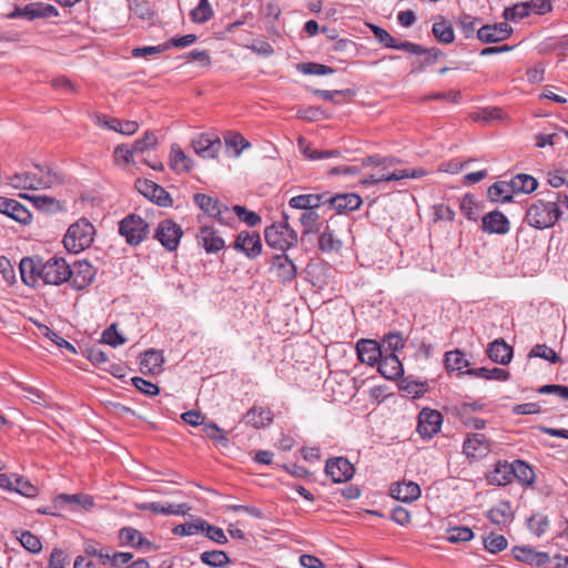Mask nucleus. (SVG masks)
I'll list each match as a JSON object with an SVG mask.
<instances>
[{
    "label": "nucleus",
    "instance_id": "f257e3e1",
    "mask_svg": "<svg viewBox=\"0 0 568 568\" xmlns=\"http://www.w3.org/2000/svg\"><path fill=\"white\" fill-rule=\"evenodd\" d=\"M34 170L8 176L9 184L19 190H47L64 183L63 174L48 165H36Z\"/></svg>",
    "mask_w": 568,
    "mask_h": 568
},
{
    "label": "nucleus",
    "instance_id": "f03ea898",
    "mask_svg": "<svg viewBox=\"0 0 568 568\" xmlns=\"http://www.w3.org/2000/svg\"><path fill=\"white\" fill-rule=\"evenodd\" d=\"M562 211L558 209V203L552 199L536 200L526 213V220L536 229H546L552 226L561 216Z\"/></svg>",
    "mask_w": 568,
    "mask_h": 568
},
{
    "label": "nucleus",
    "instance_id": "7ed1b4c3",
    "mask_svg": "<svg viewBox=\"0 0 568 568\" xmlns=\"http://www.w3.org/2000/svg\"><path fill=\"white\" fill-rule=\"evenodd\" d=\"M95 233L93 224L88 219L81 217L67 229L62 240L63 248H90Z\"/></svg>",
    "mask_w": 568,
    "mask_h": 568
},
{
    "label": "nucleus",
    "instance_id": "20e7f679",
    "mask_svg": "<svg viewBox=\"0 0 568 568\" xmlns=\"http://www.w3.org/2000/svg\"><path fill=\"white\" fill-rule=\"evenodd\" d=\"M265 241L271 248H292L297 244L298 236L285 217L284 221L266 227Z\"/></svg>",
    "mask_w": 568,
    "mask_h": 568
},
{
    "label": "nucleus",
    "instance_id": "39448f33",
    "mask_svg": "<svg viewBox=\"0 0 568 568\" xmlns=\"http://www.w3.org/2000/svg\"><path fill=\"white\" fill-rule=\"evenodd\" d=\"M40 281L45 285H60L71 276V267L64 258H50L40 263Z\"/></svg>",
    "mask_w": 568,
    "mask_h": 568
},
{
    "label": "nucleus",
    "instance_id": "423d86ee",
    "mask_svg": "<svg viewBox=\"0 0 568 568\" xmlns=\"http://www.w3.org/2000/svg\"><path fill=\"white\" fill-rule=\"evenodd\" d=\"M119 231L128 244L135 246L146 237L149 224L141 216L130 214L120 222Z\"/></svg>",
    "mask_w": 568,
    "mask_h": 568
},
{
    "label": "nucleus",
    "instance_id": "0eeeda50",
    "mask_svg": "<svg viewBox=\"0 0 568 568\" xmlns=\"http://www.w3.org/2000/svg\"><path fill=\"white\" fill-rule=\"evenodd\" d=\"M135 189L144 197L162 207H170L173 205V200L170 193L164 187L151 180L138 179L135 181Z\"/></svg>",
    "mask_w": 568,
    "mask_h": 568
},
{
    "label": "nucleus",
    "instance_id": "6e6552de",
    "mask_svg": "<svg viewBox=\"0 0 568 568\" xmlns=\"http://www.w3.org/2000/svg\"><path fill=\"white\" fill-rule=\"evenodd\" d=\"M427 175V171L423 168L417 169H402L388 172L385 170L377 171L376 173L369 174L363 180L364 184H376L379 182L398 181L403 179H420Z\"/></svg>",
    "mask_w": 568,
    "mask_h": 568
},
{
    "label": "nucleus",
    "instance_id": "1a4fd4ad",
    "mask_svg": "<svg viewBox=\"0 0 568 568\" xmlns=\"http://www.w3.org/2000/svg\"><path fill=\"white\" fill-rule=\"evenodd\" d=\"M182 235V227L173 220L161 221L154 232V239H156L164 248H176Z\"/></svg>",
    "mask_w": 568,
    "mask_h": 568
},
{
    "label": "nucleus",
    "instance_id": "9d476101",
    "mask_svg": "<svg viewBox=\"0 0 568 568\" xmlns=\"http://www.w3.org/2000/svg\"><path fill=\"white\" fill-rule=\"evenodd\" d=\"M194 152L203 159H216L222 148L221 140L217 135L211 133H202L192 140Z\"/></svg>",
    "mask_w": 568,
    "mask_h": 568
},
{
    "label": "nucleus",
    "instance_id": "9b49d317",
    "mask_svg": "<svg viewBox=\"0 0 568 568\" xmlns=\"http://www.w3.org/2000/svg\"><path fill=\"white\" fill-rule=\"evenodd\" d=\"M443 416L438 410L423 408L418 415L417 432L423 438H432L440 430Z\"/></svg>",
    "mask_w": 568,
    "mask_h": 568
},
{
    "label": "nucleus",
    "instance_id": "f8f14e48",
    "mask_svg": "<svg viewBox=\"0 0 568 568\" xmlns=\"http://www.w3.org/2000/svg\"><path fill=\"white\" fill-rule=\"evenodd\" d=\"M354 466L345 457H333L325 465L326 475L334 483H345L354 476Z\"/></svg>",
    "mask_w": 568,
    "mask_h": 568
},
{
    "label": "nucleus",
    "instance_id": "ddd939ff",
    "mask_svg": "<svg viewBox=\"0 0 568 568\" xmlns=\"http://www.w3.org/2000/svg\"><path fill=\"white\" fill-rule=\"evenodd\" d=\"M95 276L94 267L87 261H78L71 267V276L68 281L75 290H83L89 286Z\"/></svg>",
    "mask_w": 568,
    "mask_h": 568
},
{
    "label": "nucleus",
    "instance_id": "4468645a",
    "mask_svg": "<svg viewBox=\"0 0 568 568\" xmlns=\"http://www.w3.org/2000/svg\"><path fill=\"white\" fill-rule=\"evenodd\" d=\"M513 32L507 22L486 24L478 29L477 38L484 43H494L508 39Z\"/></svg>",
    "mask_w": 568,
    "mask_h": 568
},
{
    "label": "nucleus",
    "instance_id": "2eb2a0df",
    "mask_svg": "<svg viewBox=\"0 0 568 568\" xmlns=\"http://www.w3.org/2000/svg\"><path fill=\"white\" fill-rule=\"evenodd\" d=\"M463 452L469 458H483L489 454L490 443L483 434H471L465 439Z\"/></svg>",
    "mask_w": 568,
    "mask_h": 568
},
{
    "label": "nucleus",
    "instance_id": "dca6fc26",
    "mask_svg": "<svg viewBox=\"0 0 568 568\" xmlns=\"http://www.w3.org/2000/svg\"><path fill=\"white\" fill-rule=\"evenodd\" d=\"M0 213L22 224L30 223L32 215L20 202L0 196Z\"/></svg>",
    "mask_w": 568,
    "mask_h": 568
},
{
    "label": "nucleus",
    "instance_id": "f3484780",
    "mask_svg": "<svg viewBox=\"0 0 568 568\" xmlns=\"http://www.w3.org/2000/svg\"><path fill=\"white\" fill-rule=\"evenodd\" d=\"M356 351L358 359L371 366L378 364L379 359L384 355L381 344L373 339H361L356 345Z\"/></svg>",
    "mask_w": 568,
    "mask_h": 568
},
{
    "label": "nucleus",
    "instance_id": "a211bd4d",
    "mask_svg": "<svg viewBox=\"0 0 568 568\" xmlns=\"http://www.w3.org/2000/svg\"><path fill=\"white\" fill-rule=\"evenodd\" d=\"M19 196L31 202L37 210L45 213H58L65 210L64 203L53 196L28 193H20Z\"/></svg>",
    "mask_w": 568,
    "mask_h": 568
},
{
    "label": "nucleus",
    "instance_id": "6ab92c4d",
    "mask_svg": "<svg viewBox=\"0 0 568 568\" xmlns=\"http://www.w3.org/2000/svg\"><path fill=\"white\" fill-rule=\"evenodd\" d=\"M194 203L207 215L223 221V214L229 212V207L223 205L217 199L207 194L196 193L193 195Z\"/></svg>",
    "mask_w": 568,
    "mask_h": 568
},
{
    "label": "nucleus",
    "instance_id": "aec40b11",
    "mask_svg": "<svg viewBox=\"0 0 568 568\" xmlns=\"http://www.w3.org/2000/svg\"><path fill=\"white\" fill-rule=\"evenodd\" d=\"M513 555L516 560L541 567L549 561V555L547 552L537 551L531 547L516 546L513 548Z\"/></svg>",
    "mask_w": 568,
    "mask_h": 568
},
{
    "label": "nucleus",
    "instance_id": "412c9836",
    "mask_svg": "<svg viewBox=\"0 0 568 568\" xmlns=\"http://www.w3.org/2000/svg\"><path fill=\"white\" fill-rule=\"evenodd\" d=\"M481 229L490 234H506L509 231V221L501 212L491 211L483 216Z\"/></svg>",
    "mask_w": 568,
    "mask_h": 568
},
{
    "label": "nucleus",
    "instance_id": "4be33fe9",
    "mask_svg": "<svg viewBox=\"0 0 568 568\" xmlns=\"http://www.w3.org/2000/svg\"><path fill=\"white\" fill-rule=\"evenodd\" d=\"M390 495L403 503H412L420 497V487L415 481L395 483L390 486Z\"/></svg>",
    "mask_w": 568,
    "mask_h": 568
},
{
    "label": "nucleus",
    "instance_id": "5701e85b",
    "mask_svg": "<svg viewBox=\"0 0 568 568\" xmlns=\"http://www.w3.org/2000/svg\"><path fill=\"white\" fill-rule=\"evenodd\" d=\"M378 372L385 378L394 381L404 374V368L396 354H384L378 362Z\"/></svg>",
    "mask_w": 568,
    "mask_h": 568
},
{
    "label": "nucleus",
    "instance_id": "b1692460",
    "mask_svg": "<svg viewBox=\"0 0 568 568\" xmlns=\"http://www.w3.org/2000/svg\"><path fill=\"white\" fill-rule=\"evenodd\" d=\"M488 484L495 486H504L509 484L513 477V463H508L506 460H498L494 465V469L489 471L486 476Z\"/></svg>",
    "mask_w": 568,
    "mask_h": 568
},
{
    "label": "nucleus",
    "instance_id": "393cba45",
    "mask_svg": "<svg viewBox=\"0 0 568 568\" xmlns=\"http://www.w3.org/2000/svg\"><path fill=\"white\" fill-rule=\"evenodd\" d=\"M244 420L255 429L270 425L273 420V413L267 407L253 406L244 415Z\"/></svg>",
    "mask_w": 568,
    "mask_h": 568
},
{
    "label": "nucleus",
    "instance_id": "a878e982",
    "mask_svg": "<svg viewBox=\"0 0 568 568\" xmlns=\"http://www.w3.org/2000/svg\"><path fill=\"white\" fill-rule=\"evenodd\" d=\"M331 207L341 212L357 210L362 204V199L355 193L337 194L329 199H326Z\"/></svg>",
    "mask_w": 568,
    "mask_h": 568
},
{
    "label": "nucleus",
    "instance_id": "bb28decb",
    "mask_svg": "<svg viewBox=\"0 0 568 568\" xmlns=\"http://www.w3.org/2000/svg\"><path fill=\"white\" fill-rule=\"evenodd\" d=\"M487 355L493 362L506 365L513 358V347L504 339H495L488 345Z\"/></svg>",
    "mask_w": 568,
    "mask_h": 568
},
{
    "label": "nucleus",
    "instance_id": "cd10ccee",
    "mask_svg": "<svg viewBox=\"0 0 568 568\" xmlns=\"http://www.w3.org/2000/svg\"><path fill=\"white\" fill-rule=\"evenodd\" d=\"M325 202V194H301L293 196L288 204L293 209L307 211L317 209Z\"/></svg>",
    "mask_w": 568,
    "mask_h": 568
},
{
    "label": "nucleus",
    "instance_id": "c85d7f7f",
    "mask_svg": "<svg viewBox=\"0 0 568 568\" xmlns=\"http://www.w3.org/2000/svg\"><path fill=\"white\" fill-rule=\"evenodd\" d=\"M40 264H37L32 258L23 257L20 262V274L22 282L36 287L40 281Z\"/></svg>",
    "mask_w": 568,
    "mask_h": 568
},
{
    "label": "nucleus",
    "instance_id": "c756f323",
    "mask_svg": "<svg viewBox=\"0 0 568 568\" xmlns=\"http://www.w3.org/2000/svg\"><path fill=\"white\" fill-rule=\"evenodd\" d=\"M272 268L282 281H292L296 275L294 263L285 254L274 256Z\"/></svg>",
    "mask_w": 568,
    "mask_h": 568
},
{
    "label": "nucleus",
    "instance_id": "7c9ffc66",
    "mask_svg": "<svg viewBox=\"0 0 568 568\" xmlns=\"http://www.w3.org/2000/svg\"><path fill=\"white\" fill-rule=\"evenodd\" d=\"M197 242L206 250L225 248L224 240L211 226L201 227L200 233L197 234Z\"/></svg>",
    "mask_w": 568,
    "mask_h": 568
},
{
    "label": "nucleus",
    "instance_id": "2f4dec72",
    "mask_svg": "<svg viewBox=\"0 0 568 568\" xmlns=\"http://www.w3.org/2000/svg\"><path fill=\"white\" fill-rule=\"evenodd\" d=\"M513 477L523 486L532 487L536 475L528 463L521 459H516L513 462Z\"/></svg>",
    "mask_w": 568,
    "mask_h": 568
},
{
    "label": "nucleus",
    "instance_id": "473e14b6",
    "mask_svg": "<svg viewBox=\"0 0 568 568\" xmlns=\"http://www.w3.org/2000/svg\"><path fill=\"white\" fill-rule=\"evenodd\" d=\"M119 539L121 546H131V547H150L151 542L144 538L141 531L133 527H124L119 531Z\"/></svg>",
    "mask_w": 568,
    "mask_h": 568
},
{
    "label": "nucleus",
    "instance_id": "72a5a7b5",
    "mask_svg": "<svg viewBox=\"0 0 568 568\" xmlns=\"http://www.w3.org/2000/svg\"><path fill=\"white\" fill-rule=\"evenodd\" d=\"M170 165L175 172H190L193 166V162L179 144H172L170 151Z\"/></svg>",
    "mask_w": 568,
    "mask_h": 568
},
{
    "label": "nucleus",
    "instance_id": "f704fd0d",
    "mask_svg": "<svg viewBox=\"0 0 568 568\" xmlns=\"http://www.w3.org/2000/svg\"><path fill=\"white\" fill-rule=\"evenodd\" d=\"M164 363L163 354L155 349L146 351L141 358V371L144 373L159 374Z\"/></svg>",
    "mask_w": 568,
    "mask_h": 568
},
{
    "label": "nucleus",
    "instance_id": "c9c22d12",
    "mask_svg": "<svg viewBox=\"0 0 568 568\" xmlns=\"http://www.w3.org/2000/svg\"><path fill=\"white\" fill-rule=\"evenodd\" d=\"M509 182L515 195L519 193L529 194L538 186V181L532 175L524 173L513 176Z\"/></svg>",
    "mask_w": 568,
    "mask_h": 568
},
{
    "label": "nucleus",
    "instance_id": "e433bc0d",
    "mask_svg": "<svg viewBox=\"0 0 568 568\" xmlns=\"http://www.w3.org/2000/svg\"><path fill=\"white\" fill-rule=\"evenodd\" d=\"M515 193L509 181H498L488 189V196L494 202H509Z\"/></svg>",
    "mask_w": 568,
    "mask_h": 568
},
{
    "label": "nucleus",
    "instance_id": "4c0bfd02",
    "mask_svg": "<svg viewBox=\"0 0 568 568\" xmlns=\"http://www.w3.org/2000/svg\"><path fill=\"white\" fill-rule=\"evenodd\" d=\"M487 518L495 525H506L511 519L510 503L505 500L500 501L498 505L488 510Z\"/></svg>",
    "mask_w": 568,
    "mask_h": 568
},
{
    "label": "nucleus",
    "instance_id": "58836bf2",
    "mask_svg": "<svg viewBox=\"0 0 568 568\" xmlns=\"http://www.w3.org/2000/svg\"><path fill=\"white\" fill-rule=\"evenodd\" d=\"M55 506L62 504H71L83 509H89L93 506V498L85 494H60L54 498Z\"/></svg>",
    "mask_w": 568,
    "mask_h": 568
},
{
    "label": "nucleus",
    "instance_id": "ea45409f",
    "mask_svg": "<svg viewBox=\"0 0 568 568\" xmlns=\"http://www.w3.org/2000/svg\"><path fill=\"white\" fill-rule=\"evenodd\" d=\"M465 374L488 381H507L509 378V372L498 367H494L491 369L486 367L471 368L468 369Z\"/></svg>",
    "mask_w": 568,
    "mask_h": 568
},
{
    "label": "nucleus",
    "instance_id": "a19ab883",
    "mask_svg": "<svg viewBox=\"0 0 568 568\" xmlns=\"http://www.w3.org/2000/svg\"><path fill=\"white\" fill-rule=\"evenodd\" d=\"M460 213L469 221H477L480 215V205L471 194H465L459 200Z\"/></svg>",
    "mask_w": 568,
    "mask_h": 568
},
{
    "label": "nucleus",
    "instance_id": "79ce46f5",
    "mask_svg": "<svg viewBox=\"0 0 568 568\" xmlns=\"http://www.w3.org/2000/svg\"><path fill=\"white\" fill-rule=\"evenodd\" d=\"M201 561L213 568H222L231 562L229 555L223 550H210L200 555Z\"/></svg>",
    "mask_w": 568,
    "mask_h": 568
},
{
    "label": "nucleus",
    "instance_id": "37998d69",
    "mask_svg": "<svg viewBox=\"0 0 568 568\" xmlns=\"http://www.w3.org/2000/svg\"><path fill=\"white\" fill-rule=\"evenodd\" d=\"M432 32L437 41L442 43H452L455 39V33L452 24L446 20L435 22Z\"/></svg>",
    "mask_w": 568,
    "mask_h": 568
},
{
    "label": "nucleus",
    "instance_id": "c03bdc74",
    "mask_svg": "<svg viewBox=\"0 0 568 568\" xmlns=\"http://www.w3.org/2000/svg\"><path fill=\"white\" fill-rule=\"evenodd\" d=\"M225 145L235 150V155L240 156L241 153L251 148V143L239 132L230 131L224 136Z\"/></svg>",
    "mask_w": 568,
    "mask_h": 568
},
{
    "label": "nucleus",
    "instance_id": "a18cd8bd",
    "mask_svg": "<svg viewBox=\"0 0 568 568\" xmlns=\"http://www.w3.org/2000/svg\"><path fill=\"white\" fill-rule=\"evenodd\" d=\"M233 248H262L261 237L256 232H242L236 237Z\"/></svg>",
    "mask_w": 568,
    "mask_h": 568
},
{
    "label": "nucleus",
    "instance_id": "49530a36",
    "mask_svg": "<svg viewBox=\"0 0 568 568\" xmlns=\"http://www.w3.org/2000/svg\"><path fill=\"white\" fill-rule=\"evenodd\" d=\"M191 20L195 23H204L213 17V9L209 0H200L197 6L190 13Z\"/></svg>",
    "mask_w": 568,
    "mask_h": 568
},
{
    "label": "nucleus",
    "instance_id": "de8ad7c7",
    "mask_svg": "<svg viewBox=\"0 0 568 568\" xmlns=\"http://www.w3.org/2000/svg\"><path fill=\"white\" fill-rule=\"evenodd\" d=\"M468 365L469 362L459 349L450 351L445 354V366L447 371H460Z\"/></svg>",
    "mask_w": 568,
    "mask_h": 568
},
{
    "label": "nucleus",
    "instance_id": "09e8293b",
    "mask_svg": "<svg viewBox=\"0 0 568 568\" xmlns=\"http://www.w3.org/2000/svg\"><path fill=\"white\" fill-rule=\"evenodd\" d=\"M405 346V341L397 333L387 334L381 344L383 347L384 354H396L398 351L403 349Z\"/></svg>",
    "mask_w": 568,
    "mask_h": 568
},
{
    "label": "nucleus",
    "instance_id": "8fccbe9b",
    "mask_svg": "<svg viewBox=\"0 0 568 568\" xmlns=\"http://www.w3.org/2000/svg\"><path fill=\"white\" fill-rule=\"evenodd\" d=\"M527 525L530 532L539 537L548 529L549 519L546 515L534 514L531 517H529Z\"/></svg>",
    "mask_w": 568,
    "mask_h": 568
},
{
    "label": "nucleus",
    "instance_id": "3c124183",
    "mask_svg": "<svg viewBox=\"0 0 568 568\" xmlns=\"http://www.w3.org/2000/svg\"><path fill=\"white\" fill-rule=\"evenodd\" d=\"M508 541L503 535L490 532L484 539L485 549L491 554H498L507 548Z\"/></svg>",
    "mask_w": 568,
    "mask_h": 568
},
{
    "label": "nucleus",
    "instance_id": "603ef678",
    "mask_svg": "<svg viewBox=\"0 0 568 568\" xmlns=\"http://www.w3.org/2000/svg\"><path fill=\"white\" fill-rule=\"evenodd\" d=\"M136 154L133 148H128L124 144L118 145L114 149L113 158L116 165L123 166L128 164H135L133 155Z\"/></svg>",
    "mask_w": 568,
    "mask_h": 568
},
{
    "label": "nucleus",
    "instance_id": "864d4df0",
    "mask_svg": "<svg viewBox=\"0 0 568 568\" xmlns=\"http://www.w3.org/2000/svg\"><path fill=\"white\" fill-rule=\"evenodd\" d=\"M156 144V135L152 131H146L141 139L133 143L132 148L135 153H144L148 150L154 149Z\"/></svg>",
    "mask_w": 568,
    "mask_h": 568
},
{
    "label": "nucleus",
    "instance_id": "5fc2aeb1",
    "mask_svg": "<svg viewBox=\"0 0 568 568\" xmlns=\"http://www.w3.org/2000/svg\"><path fill=\"white\" fill-rule=\"evenodd\" d=\"M203 525H204V519H196L195 521H192V523H185V524L175 526L173 528V532L175 535H180V536H192V535H196V534H202Z\"/></svg>",
    "mask_w": 568,
    "mask_h": 568
},
{
    "label": "nucleus",
    "instance_id": "6e6d98bb",
    "mask_svg": "<svg viewBox=\"0 0 568 568\" xmlns=\"http://www.w3.org/2000/svg\"><path fill=\"white\" fill-rule=\"evenodd\" d=\"M530 9L527 2L516 3L511 8H506L504 11V18L506 20L517 21L526 18L530 13Z\"/></svg>",
    "mask_w": 568,
    "mask_h": 568
},
{
    "label": "nucleus",
    "instance_id": "4d7b16f0",
    "mask_svg": "<svg viewBox=\"0 0 568 568\" xmlns=\"http://www.w3.org/2000/svg\"><path fill=\"white\" fill-rule=\"evenodd\" d=\"M529 357L544 358L550 363H558L560 361V357L556 354V352L545 344H538L534 346L529 352Z\"/></svg>",
    "mask_w": 568,
    "mask_h": 568
},
{
    "label": "nucleus",
    "instance_id": "13d9d810",
    "mask_svg": "<svg viewBox=\"0 0 568 568\" xmlns=\"http://www.w3.org/2000/svg\"><path fill=\"white\" fill-rule=\"evenodd\" d=\"M342 245L336 231L326 227L318 239V248H336Z\"/></svg>",
    "mask_w": 568,
    "mask_h": 568
},
{
    "label": "nucleus",
    "instance_id": "bf43d9fd",
    "mask_svg": "<svg viewBox=\"0 0 568 568\" xmlns=\"http://www.w3.org/2000/svg\"><path fill=\"white\" fill-rule=\"evenodd\" d=\"M13 490L26 497H34L38 488L23 477L14 475Z\"/></svg>",
    "mask_w": 568,
    "mask_h": 568
},
{
    "label": "nucleus",
    "instance_id": "052dcab7",
    "mask_svg": "<svg viewBox=\"0 0 568 568\" xmlns=\"http://www.w3.org/2000/svg\"><path fill=\"white\" fill-rule=\"evenodd\" d=\"M202 534H205V536L210 540H212L219 545H225L227 542V537L224 534L223 529L220 527L210 525L206 520H204Z\"/></svg>",
    "mask_w": 568,
    "mask_h": 568
},
{
    "label": "nucleus",
    "instance_id": "680f3d73",
    "mask_svg": "<svg viewBox=\"0 0 568 568\" xmlns=\"http://www.w3.org/2000/svg\"><path fill=\"white\" fill-rule=\"evenodd\" d=\"M477 24L478 19L467 13H463L458 19V27L467 39L474 36Z\"/></svg>",
    "mask_w": 568,
    "mask_h": 568
},
{
    "label": "nucleus",
    "instance_id": "e2e57ef3",
    "mask_svg": "<svg viewBox=\"0 0 568 568\" xmlns=\"http://www.w3.org/2000/svg\"><path fill=\"white\" fill-rule=\"evenodd\" d=\"M19 540L21 545L30 552L38 554L42 549V545L39 537L31 534L30 531H22L19 537Z\"/></svg>",
    "mask_w": 568,
    "mask_h": 568
},
{
    "label": "nucleus",
    "instance_id": "0e129e2a",
    "mask_svg": "<svg viewBox=\"0 0 568 568\" xmlns=\"http://www.w3.org/2000/svg\"><path fill=\"white\" fill-rule=\"evenodd\" d=\"M41 14H43V13L40 12V6L31 3V4H27L22 9L19 7H16L14 11L9 13L8 17L11 19L21 18V17H26L28 19H34V18H39Z\"/></svg>",
    "mask_w": 568,
    "mask_h": 568
},
{
    "label": "nucleus",
    "instance_id": "69168bd1",
    "mask_svg": "<svg viewBox=\"0 0 568 568\" xmlns=\"http://www.w3.org/2000/svg\"><path fill=\"white\" fill-rule=\"evenodd\" d=\"M474 537V532L468 527H454L447 532V540L449 542L468 541Z\"/></svg>",
    "mask_w": 568,
    "mask_h": 568
},
{
    "label": "nucleus",
    "instance_id": "338daca9",
    "mask_svg": "<svg viewBox=\"0 0 568 568\" xmlns=\"http://www.w3.org/2000/svg\"><path fill=\"white\" fill-rule=\"evenodd\" d=\"M102 342L112 347H116L124 344L125 338L116 331V325L112 324L102 333Z\"/></svg>",
    "mask_w": 568,
    "mask_h": 568
},
{
    "label": "nucleus",
    "instance_id": "774afa93",
    "mask_svg": "<svg viewBox=\"0 0 568 568\" xmlns=\"http://www.w3.org/2000/svg\"><path fill=\"white\" fill-rule=\"evenodd\" d=\"M369 28L374 33L375 38L378 40V42L382 43L384 47L390 49L396 47V40L394 39V37L390 36L388 31L375 24H369Z\"/></svg>",
    "mask_w": 568,
    "mask_h": 568
}]
</instances>
